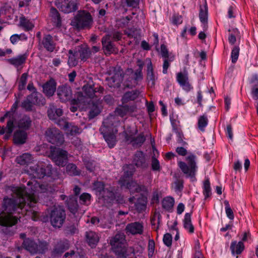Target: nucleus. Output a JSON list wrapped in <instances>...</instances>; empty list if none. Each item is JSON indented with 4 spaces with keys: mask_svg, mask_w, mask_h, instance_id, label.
Masks as SVG:
<instances>
[{
    "mask_svg": "<svg viewBox=\"0 0 258 258\" xmlns=\"http://www.w3.org/2000/svg\"><path fill=\"white\" fill-rule=\"evenodd\" d=\"M117 258H127L132 254L135 255V250L132 247H127L126 243L112 248Z\"/></svg>",
    "mask_w": 258,
    "mask_h": 258,
    "instance_id": "nucleus-17",
    "label": "nucleus"
},
{
    "mask_svg": "<svg viewBox=\"0 0 258 258\" xmlns=\"http://www.w3.org/2000/svg\"><path fill=\"white\" fill-rule=\"evenodd\" d=\"M147 202L144 198H139L135 204L136 210L139 213L145 211L146 208Z\"/></svg>",
    "mask_w": 258,
    "mask_h": 258,
    "instance_id": "nucleus-52",
    "label": "nucleus"
},
{
    "mask_svg": "<svg viewBox=\"0 0 258 258\" xmlns=\"http://www.w3.org/2000/svg\"><path fill=\"white\" fill-rule=\"evenodd\" d=\"M93 24V18L90 13L83 11L79 12L71 22V25L80 30L90 29Z\"/></svg>",
    "mask_w": 258,
    "mask_h": 258,
    "instance_id": "nucleus-1",
    "label": "nucleus"
},
{
    "mask_svg": "<svg viewBox=\"0 0 258 258\" xmlns=\"http://www.w3.org/2000/svg\"><path fill=\"white\" fill-rule=\"evenodd\" d=\"M45 140L49 143L59 146L64 142L62 133L55 127H49L44 132Z\"/></svg>",
    "mask_w": 258,
    "mask_h": 258,
    "instance_id": "nucleus-4",
    "label": "nucleus"
},
{
    "mask_svg": "<svg viewBox=\"0 0 258 258\" xmlns=\"http://www.w3.org/2000/svg\"><path fill=\"white\" fill-rule=\"evenodd\" d=\"M69 53L70 54L69 56L68 64L70 66H76L78 64V60L76 56L78 55L77 51L75 50H69Z\"/></svg>",
    "mask_w": 258,
    "mask_h": 258,
    "instance_id": "nucleus-54",
    "label": "nucleus"
},
{
    "mask_svg": "<svg viewBox=\"0 0 258 258\" xmlns=\"http://www.w3.org/2000/svg\"><path fill=\"white\" fill-rule=\"evenodd\" d=\"M58 98L60 102L66 103L73 97L71 87L67 85L59 86L56 90Z\"/></svg>",
    "mask_w": 258,
    "mask_h": 258,
    "instance_id": "nucleus-14",
    "label": "nucleus"
},
{
    "mask_svg": "<svg viewBox=\"0 0 258 258\" xmlns=\"http://www.w3.org/2000/svg\"><path fill=\"white\" fill-rule=\"evenodd\" d=\"M239 51L240 48L238 46H234L232 49L231 57L233 63H235L237 61L239 54Z\"/></svg>",
    "mask_w": 258,
    "mask_h": 258,
    "instance_id": "nucleus-60",
    "label": "nucleus"
},
{
    "mask_svg": "<svg viewBox=\"0 0 258 258\" xmlns=\"http://www.w3.org/2000/svg\"><path fill=\"white\" fill-rule=\"evenodd\" d=\"M123 176L127 178H132L136 171V169L133 164H129L123 166Z\"/></svg>",
    "mask_w": 258,
    "mask_h": 258,
    "instance_id": "nucleus-48",
    "label": "nucleus"
},
{
    "mask_svg": "<svg viewBox=\"0 0 258 258\" xmlns=\"http://www.w3.org/2000/svg\"><path fill=\"white\" fill-rule=\"evenodd\" d=\"M224 204L225 206V212L227 217L230 220H233L234 215L233 212L230 206L229 202L225 200L224 201Z\"/></svg>",
    "mask_w": 258,
    "mask_h": 258,
    "instance_id": "nucleus-61",
    "label": "nucleus"
},
{
    "mask_svg": "<svg viewBox=\"0 0 258 258\" xmlns=\"http://www.w3.org/2000/svg\"><path fill=\"white\" fill-rule=\"evenodd\" d=\"M141 91L139 90H134L125 92L121 98L122 104H125L130 101H134L139 96Z\"/></svg>",
    "mask_w": 258,
    "mask_h": 258,
    "instance_id": "nucleus-28",
    "label": "nucleus"
},
{
    "mask_svg": "<svg viewBox=\"0 0 258 258\" xmlns=\"http://www.w3.org/2000/svg\"><path fill=\"white\" fill-rule=\"evenodd\" d=\"M25 205V200L23 197L16 199L6 197L3 201L2 208L3 211L7 213L8 215H11L18 209H22Z\"/></svg>",
    "mask_w": 258,
    "mask_h": 258,
    "instance_id": "nucleus-2",
    "label": "nucleus"
},
{
    "mask_svg": "<svg viewBox=\"0 0 258 258\" xmlns=\"http://www.w3.org/2000/svg\"><path fill=\"white\" fill-rule=\"evenodd\" d=\"M56 82L53 78H50L42 86L43 93L47 97L52 96L56 91Z\"/></svg>",
    "mask_w": 258,
    "mask_h": 258,
    "instance_id": "nucleus-19",
    "label": "nucleus"
},
{
    "mask_svg": "<svg viewBox=\"0 0 258 258\" xmlns=\"http://www.w3.org/2000/svg\"><path fill=\"white\" fill-rule=\"evenodd\" d=\"M208 10V6L206 2L204 7L200 6L199 18L201 23L204 25V27H207Z\"/></svg>",
    "mask_w": 258,
    "mask_h": 258,
    "instance_id": "nucleus-39",
    "label": "nucleus"
},
{
    "mask_svg": "<svg viewBox=\"0 0 258 258\" xmlns=\"http://www.w3.org/2000/svg\"><path fill=\"white\" fill-rule=\"evenodd\" d=\"M125 243H126V242L124 235L120 233L116 234L110 240V244L112 246V248Z\"/></svg>",
    "mask_w": 258,
    "mask_h": 258,
    "instance_id": "nucleus-38",
    "label": "nucleus"
},
{
    "mask_svg": "<svg viewBox=\"0 0 258 258\" xmlns=\"http://www.w3.org/2000/svg\"><path fill=\"white\" fill-rule=\"evenodd\" d=\"M33 176L37 178L41 179L45 176H50L52 174V167L50 165L45 166L43 164H36L30 167Z\"/></svg>",
    "mask_w": 258,
    "mask_h": 258,
    "instance_id": "nucleus-11",
    "label": "nucleus"
},
{
    "mask_svg": "<svg viewBox=\"0 0 258 258\" xmlns=\"http://www.w3.org/2000/svg\"><path fill=\"white\" fill-rule=\"evenodd\" d=\"M18 219L12 215H2L0 216V225L4 226L3 232L6 235L12 236L15 230L11 227L18 222Z\"/></svg>",
    "mask_w": 258,
    "mask_h": 258,
    "instance_id": "nucleus-7",
    "label": "nucleus"
},
{
    "mask_svg": "<svg viewBox=\"0 0 258 258\" xmlns=\"http://www.w3.org/2000/svg\"><path fill=\"white\" fill-rule=\"evenodd\" d=\"M20 26L26 31L31 30L34 27V25L32 22L25 17H20Z\"/></svg>",
    "mask_w": 258,
    "mask_h": 258,
    "instance_id": "nucleus-45",
    "label": "nucleus"
},
{
    "mask_svg": "<svg viewBox=\"0 0 258 258\" xmlns=\"http://www.w3.org/2000/svg\"><path fill=\"white\" fill-rule=\"evenodd\" d=\"M32 161L33 157L32 155L28 153H24L22 155L18 156L16 159L17 163L21 165H28L32 163Z\"/></svg>",
    "mask_w": 258,
    "mask_h": 258,
    "instance_id": "nucleus-37",
    "label": "nucleus"
},
{
    "mask_svg": "<svg viewBox=\"0 0 258 258\" xmlns=\"http://www.w3.org/2000/svg\"><path fill=\"white\" fill-rule=\"evenodd\" d=\"M164 62L163 64V73L164 74H167V70L168 68L170 66V62L172 61L174 59V57L172 56L169 58H164Z\"/></svg>",
    "mask_w": 258,
    "mask_h": 258,
    "instance_id": "nucleus-63",
    "label": "nucleus"
},
{
    "mask_svg": "<svg viewBox=\"0 0 258 258\" xmlns=\"http://www.w3.org/2000/svg\"><path fill=\"white\" fill-rule=\"evenodd\" d=\"M125 230L126 233L133 235L142 234L143 232V225L139 222L131 223L126 225Z\"/></svg>",
    "mask_w": 258,
    "mask_h": 258,
    "instance_id": "nucleus-22",
    "label": "nucleus"
},
{
    "mask_svg": "<svg viewBox=\"0 0 258 258\" xmlns=\"http://www.w3.org/2000/svg\"><path fill=\"white\" fill-rule=\"evenodd\" d=\"M69 247L70 243L68 240H60L54 245L51 252V255L53 257L59 256L66 250H68Z\"/></svg>",
    "mask_w": 258,
    "mask_h": 258,
    "instance_id": "nucleus-16",
    "label": "nucleus"
},
{
    "mask_svg": "<svg viewBox=\"0 0 258 258\" xmlns=\"http://www.w3.org/2000/svg\"><path fill=\"white\" fill-rule=\"evenodd\" d=\"M164 244L167 247H170L172 245V237L171 234L167 233L164 235L163 238Z\"/></svg>",
    "mask_w": 258,
    "mask_h": 258,
    "instance_id": "nucleus-64",
    "label": "nucleus"
},
{
    "mask_svg": "<svg viewBox=\"0 0 258 258\" xmlns=\"http://www.w3.org/2000/svg\"><path fill=\"white\" fill-rule=\"evenodd\" d=\"M33 106L34 105L30 98H29L28 95L27 96L26 99L21 103V107L26 111H32L33 110Z\"/></svg>",
    "mask_w": 258,
    "mask_h": 258,
    "instance_id": "nucleus-55",
    "label": "nucleus"
},
{
    "mask_svg": "<svg viewBox=\"0 0 258 258\" xmlns=\"http://www.w3.org/2000/svg\"><path fill=\"white\" fill-rule=\"evenodd\" d=\"M27 55L26 54H21L17 57L8 59L7 62L13 65L15 67H19L24 64L27 59Z\"/></svg>",
    "mask_w": 258,
    "mask_h": 258,
    "instance_id": "nucleus-35",
    "label": "nucleus"
},
{
    "mask_svg": "<svg viewBox=\"0 0 258 258\" xmlns=\"http://www.w3.org/2000/svg\"><path fill=\"white\" fill-rule=\"evenodd\" d=\"M77 0H55V5L61 12L69 14L78 10Z\"/></svg>",
    "mask_w": 258,
    "mask_h": 258,
    "instance_id": "nucleus-10",
    "label": "nucleus"
},
{
    "mask_svg": "<svg viewBox=\"0 0 258 258\" xmlns=\"http://www.w3.org/2000/svg\"><path fill=\"white\" fill-rule=\"evenodd\" d=\"M66 218L65 211L60 208H55L50 213V221L52 226L55 228H60Z\"/></svg>",
    "mask_w": 258,
    "mask_h": 258,
    "instance_id": "nucleus-8",
    "label": "nucleus"
},
{
    "mask_svg": "<svg viewBox=\"0 0 258 258\" xmlns=\"http://www.w3.org/2000/svg\"><path fill=\"white\" fill-rule=\"evenodd\" d=\"M130 178L126 177L124 176H121L118 182L121 187H125L127 189H131L132 188V186H134L136 184V182L134 181H129Z\"/></svg>",
    "mask_w": 258,
    "mask_h": 258,
    "instance_id": "nucleus-47",
    "label": "nucleus"
},
{
    "mask_svg": "<svg viewBox=\"0 0 258 258\" xmlns=\"http://www.w3.org/2000/svg\"><path fill=\"white\" fill-rule=\"evenodd\" d=\"M61 125L63 126V129L66 133L71 136H74L80 133V128L76 125H73L72 123L64 121L62 120Z\"/></svg>",
    "mask_w": 258,
    "mask_h": 258,
    "instance_id": "nucleus-29",
    "label": "nucleus"
},
{
    "mask_svg": "<svg viewBox=\"0 0 258 258\" xmlns=\"http://www.w3.org/2000/svg\"><path fill=\"white\" fill-rule=\"evenodd\" d=\"M28 96L34 105L43 106L46 103L45 98L38 92H32Z\"/></svg>",
    "mask_w": 258,
    "mask_h": 258,
    "instance_id": "nucleus-26",
    "label": "nucleus"
},
{
    "mask_svg": "<svg viewBox=\"0 0 258 258\" xmlns=\"http://www.w3.org/2000/svg\"><path fill=\"white\" fill-rule=\"evenodd\" d=\"M147 80L148 85L151 87H153L155 85L156 77L154 74L153 68L150 59H149V62L147 64Z\"/></svg>",
    "mask_w": 258,
    "mask_h": 258,
    "instance_id": "nucleus-34",
    "label": "nucleus"
},
{
    "mask_svg": "<svg viewBox=\"0 0 258 258\" xmlns=\"http://www.w3.org/2000/svg\"><path fill=\"white\" fill-rule=\"evenodd\" d=\"M208 119L205 115H203L199 118L198 125V128L202 132L205 131V127L208 125Z\"/></svg>",
    "mask_w": 258,
    "mask_h": 258,
    "instance_id": "nucleus-56",
    "label": "nucleus"
},
{
    "mask_svg": "<svg viewBox=\"0 0 258 258\" xmlns=\"http://www.w3.org/2000/svg\"><path fill=\"white\" fill-rule=\"evenodd\" d=\"M124 33L130 38L138 39L140 37V30L134 27L128 28L124 31Z\"/></svg>",
    "mask_w": 258,
    "mask_h": 258,
    "instance_id": "nucleus-51",
    "label": "nucleus"
},
{
    "mask_svg": "<svg viewBox=\"0 0 258 258\" xmlns=\"http://www.w3.org/2000/svg\"><path fill=\"white\" fill-rule=\"evenodd\" d=\"M196 156L190 153L185 158L187 164L183 161H178V165L182 172L188 177H195L197 166L196 162Z\"/></svg>",
    "mask_w": 258,
    "mask_h": 258,
    "instance_id": "nucleus-3",
    "label": "nucleus"
},
{
    "mask_svg": "<svg viewBox=\"0 0 258 258\" xmlns=\"http://www.w3.org/2000/svg\"><path fill=\"white\" fill-rule=\"evenodd\" d=\"M86 169L90 172H93L95 168V163L93 160L84 159L83 160Z\"/></svg>",
    "mask_w": 258,
    "mask_h": 258,
    "instance_id": "nucleus-62",
    "label": "nucleus"
},
{
    "mask_svg": "<svg viewBox=\"0 0 258 258\" xmlns=\"http://www.w3.org/2000/svg\"><path fill=\"white\" fill-rule=\"evenodd\" d=\"M191 213L192 212L190 213H186L184 215L183 219V227L185 229L188 230L190 233L194 232V227L191 221Z\"/></svg>",
    "mask_w": 258,
    "mask_h": 258,
    "instance_id": "nucleus-42",
    "label": "nucleus"
},
{
    "mask_svg": "<svg viewBox=\"0 0 258 258\" xmlns=\"http://www.w3.org/2000/svg\"><path fill=\"white\" fill-rule=\"evenodd\" d=\"M93 187L96 191L98 193L99 196H100L103 191L106 188L105 187L104 183L102 181L95 182L93 184Z\"/></svg>",
    "mask_w": 258,
    "mask_h": 258,
    "instance_id": "nucleus-59",
    "label": "nucleus"
},
{
    "mask_svg": "<svg viewBox=\"0 0 258 258\" xmlns=\"http://www.w3.org/2000/svg\"><path fill=\"white\" fill-rule=\"evenodd\" d=\"M27 134L24 131L17 130L13 135V142L15 145H21L26 143Z\"/></svg>",
    "mask_w": 258,
    "mask_h": 258,
    "instance_id": "nucleus-27",
    "label": "nucleus"
},
{
    "mask_svg": "<svg viewBox=\"0 0 258 258\" xmlns=\"http://www.w3.org/2000/svg\"><path fill=\"white\" fill-rule=\"evenodd\" d=\"M14 128V120L10 118L9 120L7 122V126H6V130L5 131V135L4 137V138L5 140H8L11 137L12 132H13Z\"/></svg>",
    "mask_w": 258,
    "mask_h": 258,
    "instance_id": "nucleus-49",
    "label": "nucleus"
},
{
    "mask_svg": "<svg viewBox=\"0 0 258 258\" xmlns=\"http://www.w3.org/2000/svg\"><path fill=\"white\" fill-rule=\"evenodd\" d=\"M67 204L69 211L73 214H76L78 211L79 205L77 198L74 196H70L67 200Z\"/></svg>",
    "mask_w": 258,
    "mask_h": 258,
    "instance_id": "nucleus-32",
    "label": "nucleus"
},
{
    "mask_svg": "<svg viewBox=\"0 0 258 258\" xmlns=\"http://www.w3.org/2000/svg\"><path fill=\"white\" fill-rule=\"evenodd\" d=\"M82 90L85 96L88 98H92L95 96V89L93 85L87 84L83 87Z\"/></svg>",
    "mask_w": 258,
    "mask_h": 258,
    "instance_id": "nucleus-50",
    "label": "nucleus"
},
{
    "mask_svg": "<svg viewBox=\"0 0 258 258\" xmlns=\"http://www.w3.org/2000/svg\"><path fill=\"white\" fill-rule=\"evenodd\" d=\"M107 127L103 125L100 128V132L103 135V138L110 148L114 147L116 143V136L114 134L107 133Z\"/></svg>",
    "mask_w": 258,
    "mask_h": 258,
    "instance_id": "nucleus-20",
    "label": "nucleus"
},
{
    "mask_svg": "<svg viewBox=\"0 0 258 258\" xmlns=\"http://www.w3.org/2000/svg\"><path fill=\"white\" fill-rule=\"evenodd\" d=\"M75 50L77 51V54H79V58L83 61H86L91 54L90 48L87 45H79L76 47Z\"/></svg>",
    "mask_w": 258,
    "mask_h": 258,
    "instance_id": "nucleus-25",
    "label": "nucleus"
},
{
    "mask_svg": "<svg viewBox=\"0 0 258 258\" xmlns=\"http://www.w3.org/2000/svg\"><path fill=\"white\" fill-rule=\"evenodd\" d=\"M102 50L106 55L111 54H117L118 49L111 40V36L109 34L104 35L101 39Z\"/></svg>",
    "mask_w": 258,
    "mask_h": 258,
    "instance_id": "nucleus-12",
    "label": "nucleus"
},
{
    "mask_svg": "<svg viewBox=\"0 0 258 258\" xmlns=\"http://www.w3.org/2000/svg\"><path fill=\"white\" fill-rule=\"evenodd\" d=\"M203 194L205 199L209 198L211 195V188L210 186V180L209 179H207L204 181Z\"/></svg>",
    "mask_w": 258,
    "mask_h": 258,
    "instance_id": "nucleus-57",
    "label": "nucleus"
},
{
    "mask_svg": "<svg viewBox=\"0 0 258 258\" xmlns=\"http://www.w3.org/2000/svg\"><path fill=\"white\" fill-rule=\"evenodd\" d=\"M66 173L71 176L80 175L81 172V170L74 163H69L67 164L66 167Z\"/></svg>",
    "mask_w": 258,
    "mask_h": 258,
    "instance_id": "nucleus-43",
    "label": "nucleus"
},
{
    "mask_svg": "<svg viewBox=\"0 0 258 258\" xmlns=\"http://www.w3.org/2000/svg\"><path fill=\"white\" fill-rule=\"evenodd\" d=\"M86 237L89 245L92 248H95L99 240L98 234L95 232L90 231L86 232Z\"/></svg>",
    "mask_w": 258,
    "mask_h": 258,
    "instance_id": "nucleus-30",
    "label": "nucleus"
},
{
    "mask_svg": "<svg viewBox=\"0 0 258 258\" xmlns=\"http://www.w3.org/2000/svg\"><path fill=\"white\" fill-rule=\"evenodd\" d=\"M47 113L49 119L55 121V123L59 126L62 125V120H58V118L63 114L62 109L57 108L53 103H51L49 105Z\"/></svg>",
    "mask_w": 258,
    "mask_h": 258,
    "instance_id": "nucleus-15",
    "label": "nucleus"
},
{
    "mask_svg": "<svg viewBox=\"0 0 258 258\" xmlns=\"http://www.w3.org/2000/svg\"><path fill=\"white\" fill-rule=\"evenodd\" d=\"M176 80L180 87L186 92H188L193 89L189 82L188 73L185 69L183 72H180L176 74Z\"/></svg>",
    "mask_w": 258,
    "mask_h": 258,
    "instance_id": "nucleus-13",
    "label": "nucleus"
},
{
    "mask_svg": "<svg viewBox=\"0 0 258 258\" xmlns=\"http://www.w3.org/2000/svg\"><path fill=\"white\" fill-rule=\"evenodd\" d=\"M89 111L88 118L92 119L97 116L100 112L101 109L96 103L92 102Z\"/></svg>",
    "mask_w": 258,
    "mask_h": 258,
    "instance_id": "nucleus-46",
    "label": "nucleus"
},
{
    "mask_svg": "<svg viewBox=\"0 0 258 258\" xmlns=\"http://www.w3.org/2000/svg\"><path fill=\"white\" fill-rule=\"evenodd\" d=\"M138 130L136 126H127L126 130L123 132L125 142L129 144L131 140L138 134Z\"/></svg>",
    "mask_w": 258,
    "mask_h": 258,
    "instance_id": "nucleus-31",
    "label": "nucleus"
},
{
    "mask_svg": "<svg viewBox=\"0 0 258 258\" xmlns=\"http://www.w3.org/2000/svg\"><path fill=\"white\" fill-rule=\"evenodd\" d=\"M173 130L177 135V143L181 144L183 146H187V143L183 141L184 136L182 131L179 130L174 125L173 126Z\"/></svg>",
    "mask_w": 258,
    "mask_h": 258,
    "instance_id": "nucleus-53",
    "label": "nucleus"
},
{
    "mask_svg": "<svg viewBox=\"0 0 258 258\" xmlns=\"http://www.w3.org/2000/svg\"><path fill=\"white\" fill-rule=\"evenodd\" d=\"M244 245L242 241L237 242L232 241L230 245V249L233 254H240L244 250Z\"/></svg>",
    "mask_w": 258,
    "mask_h": 258,
    "instance_id": "nucleus-40",
    "label": "nucleus"
},
{
    "mask_svg": "<svg viewBox=\"0 0 258 258\" xmlns=\"http://www.w3.org/2000/svg\"><path fill=\"white\" fill-rule=\"evenodd\" d=\"M23 247L31 254L44 253L48 249V243L46 241H39L38 243L29 238L24 240Z\"/></svg>",
    "mask_w": 258,
    "mask_h": 258,
    "instance_id": "nucleus-5",
    "label": "nucleus"
},
{
    "mask_svg": "<svg viewBox=\"0 0 258 258\" xmlns=\"http://www.w3.org/2000/svg\"><path fill=\"white\" fill-rule=\"evenodd\" d=\"M146 138L144 133H140L137 137H134L130 142L129 144H132L134 148L141 147L146 141Z\"/></svg>",
    "mask_w": 258,
    "mask_h": 258,
    "instance_id": "nucleus-36",
    "label": "nucleus"
},
{
    "mask_svg": "<svg viewBox=\"0 0 258 258\" xmlns=\"http://www.w3.org/2000/svg\"><path fill=\"white\" fill-rule=\"evenodd\" d=\"M50 16L52 18V21L55 24L56 27H60L61 26L60 15L55 8L51 7L50 8Z\"/></svg>",
    "mask_w": 258,
    "mask_h": 258,
    "instance_id": "nucleus-41",
    "label": "nucleus"
},
{
    "mask_svg": "<svg viewBox=\"0 0 258 258\" xmlns=\"http://www.w3.org/2000/svg\"><path fill=\"white\" fill-rule=\"evenodd\" d=\"M133 162L134 165L138 168L146 169L148 167V163L147 162L145 154L141 151H137L135 153Z\"/></svg>",
    "mask_w": 258,
    "mask_h": 258,
    "instance_id": "nucleus-18",
    "label": "nucleus"
},
{
    "mask_svg": "<svg viewBox=\"0 0 258 258\" xmlns=\"http://www.w3.org/2000/svg\"><path fill=\"white\" fill-rule=\"evenodd\" d=\"M31 122L32 121L30 117L27 115H24L18 120L17 125L20 128L27 130L30 128Z\"/></svg>",
    "mask_w": 258,
    "mask_h": 258,
    "instance_id": "nucleus-33",
    "label": "nucleus"
},
{
    "mask_svg": "<svg viewBox=\"0 0 258 258\" xmlns=\"http://www.w3.org/2000/svg\"><path fill=\"white\" fill-rule=\"evenodd\" d=\"M113 187H106L100 195V197L103 200L104 203H111L116 199V195Z\"/></svg>",
    "mask_w": 258,
    "mask_h": 258,
    "instance_id": "nucleus-24",
    "label": "nucleus"
},
{
    "mask_svg": "<svg viewBox=\"0 0 258 258\" xmlns=\"http://www.w3.org/2000/svg\"><path fill=\"white\" fill-rule=\"evenodd\" d=\"M113 75L106 79L110 88H118L121 86L124 77L123 70L119 66H116L113 69Z\"/></svg>",
    "mask_w": 258,
    "mask_h": 258,
    "instance_id": "nucleus-9",
    "label": "nucleus"
},
{
    "mask_svg": "<svg viewBox=\"0 0 258 258\" xmlns=\"http://www.w3.org/2000/svg\"><path fill=\"white\" fill-rule=\"evenodd\" d=\"M174 204V200L171 197H167L163 199L162 202V208L167 211L171 212Z\"/></svg>",
    "mask_w": 258,
    "mask_h": 258,
    "instance_id": "nucleus-44",
    "label": "nucleus"
},
{
    "mask_svg": "<svg viewBox=\"0 0 258 258\" xmlns=\"http://www.w3.org/2000/svg\"><path fill=\"white\" fill-rule=\"evenodd\" d=\"M28 74L27 73H23L20 79L18 85V89L20 91L24 90L27 83Z\"/></svg>",
    "mask_w": 258,
    "mask_h": 258,
    "instance_id": "nucleus-58",
    "label": "nucleus"
},
{
    "mask_svg": "<svg viewBox=\"0 0 258 258\" xmlns=\"http://www.w3.org/2000/svg\"><path fill=\"white\" fill-rule=\"evenodd\" d=\"M41 44L47 51L50 52H53L55 48V43L50 34L44 35Z\"/></svg>",
    "mask_w": 258,
    "mask_h": 258,
    "instance_id": "nucleus-23",
    "label": "nucleus"
},
{
    "mask_svg": "<svg viewBox=\"0 0 258 258\" xmlns=\"http://www.w3.org/2000/svg\"><path fill=\"white\" fill-rule=\"evenodd\" d=\"M137 109L136 105H128L125 104H122L119 105L115 110V113L120 116L124 117L127 114H131L134 112Z\"/></svg>",
    "mask_w": 258,
    "mask_h": 258,
    "instance_id": "nucleus-21",
    "label": "nucleus"
},
{
    "mask_svg": "<svg viewBox=\"0 0 258 258\" xmlns=\"http://www.w3.org/2000/svg\"><path fill=\"white\" fill-rule=\"evenodd\" d=\"M67 151L59 148L51 147L49 157L56 165L63 167L68 162Z\"/></svg>",
    "mask_w": 258,
    "mask_h": 258,
    "instance_id": "nucleus-6",
    "label": "nucleus"
}]
</instances>
